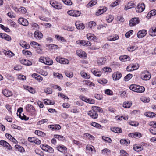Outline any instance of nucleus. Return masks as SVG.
<instances>
[{
	"mask_svg": "<svg viewBox=\"0 0 156 156\" xmlns=\"http://www.w3.org/2000/svg\"><path fill=\"white\" fill-rule=\"evenodd\" d=\"M151 73L148 71L144 70L142 73L141 78L144 80H149L151 78Z\"/></svg>",
	"mask_w": 156,
	"mask_h": 156,
	"instance_id": "f257e3e1",
	"label": "nucleus"
},
{
	"mask_svg": "<svg viewBox=\"0 0 156 156\" xmlns=\"http://www.w3.org/2000/svg\"><path fill=\"white\" fill-rule=\"evenodd\" d=\"M30 45L34 48L36 49V51L37 53L40 54L42 53L41 45L39 44L36 42L33 41L30 43Z\"/></svg>",
	"mask_w": 156,
	"mask_h": 156,
	"instance_id": "f03ea898",
	"label": "nucleus"
},
{
	"mask_svg": "<svg viewBox=\"0 0 156 156\" xmlns=\"http://www.w3.org/2000/svg\"><path fill=\"white\" fill-rule=\"evenodd\" d=\"M40 147L43 150L46 152H49L51 153H53L54 152V149L48 145L46 144H41L40 145Z\"/></svg>",
	"mask_w": 156,
	"mask_h": 156,
	"instance_id": "7ed1b4c3",
	"label": "nucleus"
},
{
	"mask_svg": "<svg viewBox=\"0 0 156 156\" xmlns=\"http://www.w3.org/2000/svg\"><path fill=\"white\" fill-rule=\"evenodd\" d=\"M26 111L32 115L35 114L36 110L34 107L31 105L27 104L25 107Z\"/></svg>",
	"mask_w": 156,
	"mask_h": 156,
	"instance_id": "20e7f679",
	"label": "nucleus"
},
{
	"mask_svg": "<svg viewBox=\"0 0 156 156\" xmlns=\"http://www.w3.org/2000/svg\"><path fill=\"white\" fill-rule=\"evenodd\" d=\"M50 4L53 8L58 9H61L62 7L61 4L58 3L55 1H50Z\"/></svg>",
	"mask_w": 156,
	"mask_h": 156,
	"instance_id": "39448f33",
	"label": "nucleus"
},
{
	"mask_svg": "<svg viewBox=\"0 0 156 156\" xmlns=\"http://www.w3.org/2000/svg\"><path fill=\"white\" fill-rule=\"evenodd\" d=\"M88 115L93 119H96L98 117V114L95 110L92 108V110L89 111L87 113Z\"/></svg>",
	"mask_w": 156,
	"mask_h": 156,
	"instance_id": "423d86ee",
	"label": "nucleus"
},
{
	"mask_svg": "<svg viewBox=\"0 0 156 156\" xmlns=\"http://www.w3.org/2000/svg\"><path fill=\"white\" fill-rule=\"evenodd\" d=\"M67 13L73 16L77 17L80 15L81 13L78 10H71L68 11Z\"/></svg>",
	"mask_w": 156,
	"mask_h": 156,
	"instance_id": "0eeeda50",
	"label": "nucleus"
},
{
	"mask_svg": "<svg viewBox=\"0 0 156 156\" xmlns=\"http://www.w3.org/2000/svg\"><path fill=\"white\" fill-rule=\"evenodd\" d=\"M145 9V5L144 3H140L138 4L136 10L137 12H142Z\"/></svg>",
	"mask_w": 156,
	"mask_h": 156,
	"instance_id": "6e6552de",
	"label": "nucleus"
},
{
	"mask_svg": "<svg viewBox=\"0 0 156 156\" xmlns=\"http://www.w3.org/2000/svg\"><path fill=\"white\" fill-rule=\"evenodd\" d=\"M55 59L57 62L63 64H68L69 62L68 59L64 58H60L58 57H57Z\"/></svg>",
	"mask_w": 156,
	"mask_h": 156,
	"instance_id": "1a4fd4ad",
	"label": "nucleus"
},
{
	"mask_svg": "<svg viewBox=\"0 0 156 156\" xmlns=\"http://www.w3.org/2000/svg\"><path fill=\"white\" fill-rule=\"evenodd\" d=\"M0 145L5 147L9 150H11L12 149L11 146L6 141L3 140H1L0 141Z\"/></svg>",
	"mask_w": 156,
	"mask_h": 156,
	"instance_id": "9d476101",
	"label": "nucleus"
},
{
	"mask_svg": "<svg viewBox=\"0 0 156 156\" xmlns=\"http://www.w3.org/2000/svg\"><path fill=\"white\" fill-rule=\"evenodd\" d=\"M140 21L138 18H134L132 19L129 21V25L130 26H133L138 24Z\"/></svg>",
	"mask_w": 156,
	"mask_h": 156,
	"instance_id": "9b49d317",
	"label": "nucleus"
},
{
	"mask_svg": "<svg viewBox=\"0 0 156 156\" xmlns=\"http://www.w3.org/2000/svg\"><path fill=\"white\" fill-rule=\"evenodd\" d=\"M48 128L51 129L52 131L58 130L61 128V126L59 124L50 125L48 126Z\"/></svg>",
	"mask_w": 156,
	"mask_h": 156,
	"instance_id": "f8f14e48",
	"label": "nucleus"
},
{
	"mask_svg": "<svg viewBox=\"0 0 156 156\" xmlns=\"http://www.w3.org/2000/svg\"><path fill=\"white\" fill-rule=\"evenodd\" d=\"M76 28L79 30H82L85 28V26L83 23L80 21H76L75 23Z\"/></svg>",
	"mask_w": 156,
	"mask_h": 156,
	"instance_id": "ddd939ff",
	"label": "nucleus"
},
{
	"mask_svg": "<svg viewBox=\"0 0 156 156\" xmlns=\"http://www.w3.org/2000/svg\"><path fill=\"white\" fill-rule=\"evenodd\" d=\"M147 31L145 30H142L139 31L137 33V37L139 38H142L147 34Z\"/></svg>",
	"mask_w": 156,
	"mask_h": 156,
	"instance_id": "4468645a",
	"label": "nucleus"
},
{
	"mask_svg": "<svg viewBox=\"0 0 156 156\" xmlns=\"http://www.w3.org/2000/svg\"><path fill=\"white\" fill-rule=\"evenodd\" d=\"M18 22L19 24L24 26H27L29 24L28 21L26 19L23 18H19L18 20Z\"/></svg>",
	"mask_w": 156,
	"mask_h": 156,
	"instance_id": "2eb2a0df",
	"label": "nucleus"
},
{
	"mask_svg": "<svg viewBox=\"0 0 156 156\" xmlns=\"http://www.w3.org/2000/svg\"><path fill=\"white\" fill-rule=\"evenodd\" d=\"M107 9L106 7L105 6H100V9L98 10L97 12L96 13V15L98 16L100 15L103 14L104 12H105Z\"/></svg>",
	"mask_w": 156,
	"mask_h": 156,
	"instance_id": "dca6fc26",
	"label": "nucleus"
},
{
	"mask_svg": "<svg viewBox=\"0 0 156 156\" xmlns=\"http://www.w3.org/2000/svg\"><path fill=\"white\" fill-rule=\"evenodd\" d=\"M113 79L114 80H119L122 77V74L121 73L117 72L114 73L112 75Z\"/></svg>",
	"mask_w": 156,
	"mask_h": 156,
	"instance_id": "f3484780",
	"label": "nucleus"
},
{
	"mask_svg": "<svg viewBox=\"0 0 156 156\" xmlns=\"http://www.w3.org/2000/svg\"><path fill=\"white\" fill-rule=\"evenodd\" d=\"M34 36L35 38L37 39H41L43 37L42 34L38 30L36 31L34 33Z\"/></svg>",
	"mask_w": 156,
	"mask_h": 156,
	"instance_id": "a211bd4d",
	"label": "nucleus"
},
{
	"mask_svg": "<svg viewBox=\"0 0 156 156\" xmlns=\"http://www.w3.org/2000/svg\"><path fill=\"white\" fill-rule=\"evenodd\" d=\"M91 71L94 75L97 77H100L101 75V72L99 71L97 69H91Z\"/></svg>",
	"mask_w": 156,
	"mask_h": 156,
	"instance_id": "6ab92c4d",
	"label": "nucleus"
},
{
	"mask_svg": "<svg viewBox=\"0 0 156 156\" xmlns=\"http://www.w3.org/2000/svg\"><path fill=\"white\" fill-rule=\"evenodd\" d=\"M76 53L78 56L83 58L87 57V55L84 51L79 50L76 51Z\"/></svg>",
	"mask_w": 156,
	"mask_h": 156,
	"instance_id": "aec40b11",
	"label": "nucleus"
},
{
	"mask_svg": "<svg viewBox=\"0 0 156 156\" xmlns=\"http://www.w3.org/2000/svg\"><path fill=\"white\" fill-rule=\"evenodd\" d=\"M149 33L152 36H156V27H153L149 29Z\"/></svg>",
	"mask_w": 156,
	"mask_h": 156,
	"instance_id": "412c9836",
	"label": "nucleus"
},
{
	"mask_svg": "<svg viewBox=\"0 0 156 156\" xmlns=\"http://www.w3.org/2000/svg\"><path fill=\"white\" fill-rule=\"evenodd\" d=\"M21 63L27 66H30L32 65V62L29 60L26 59H22L20 60Z\"/></svg>",
	"mask_w": 156,
	"mask_h": 156,
	"instance_id": "4be33fe9",
	"label": "nucleus"
},
{
	"mask_svg": "<svg viewBox=\"0 0 156 156\" xmlns=\"http://www.w3.org/2000/svg\"><path fill=\"white\" fill-rule=\"evenodd\" d=\"M79 42L80 44L83 46H90L91 45V43L88 41L81 40L79 41H77V43H79Z\"/></svg>",
	"mask_w": 156,
	"mask_h": 156,
	"instance_id": "5701e85b",
	"label": "nucleus"
},
{
	"mask_svg": "<svg viewBox=\"0 0 156 156\" xmlns=\"http://www.w3.org/2000/svg\"><path fill=\"white\" fill-rule=\"evenodd\" d=\"M87 39L90 41H94L96 40L97 37L94 34L91 33H88L87 35Z\"/></svg>",
	"mask_w": 156,
	"mask_h": 156,
	"instance_id": "b1692460",
	"label": "nucleus"
},
{
	"mask_svg": "<svg viewBox=\"0 0 156 156\" xmlns=\"http://www.w3.org/2000/svg\"><path fill=\"white\" fill-rule=\"evenodd\" d=\"M110 130L116 133H120L122 132V129L118 127H112L110 128Z\"/></svg>",
	"mask_w": 156,
	"mask_h": 156,
	"instance_id": "393cba45",
	"label": "nucleus"
},
{
	"mask_svg": "<svg viewBox=\"0 0 156 156\" xmlns=\"http://www.w3.org/2000/svg\"><path fill=\"white\" fill-rule=\"evenodd\" d=\"M119 58L120 61L124 62L129 61L130 59L129 56L126 55L121 56Z\"/></svg>",
	"mask_w": 156,
	"mask_h": 156,
	"instance_id": "a878e982",
	"label": "nucleus"
},
{
	"mask_svg": "<svg viewBox=\"0 0 156 156\" xmlns=\"http://www.w3.org/2000/svg\"><path fill=\"white\" fill-rule=\"evenodd\" d=\"M2 93L4 96L9 97L12 95V92L7 89H5L2 90Z\"/></svg>",
	"mask_w": 156,
	"mask_h": 156,
	"instance_id": "bb28decb",
	"label": "nucleus"
},
{
	"mask_svg": "<svg viewBox=\"0 0 156 156\" xmlns=\"http://www.w3.org/2000/svg\"><path fill=\"white\" fill-rule=\"evenodd\" d=\"M57 148L58 150L62 153H65L67 151V148L64 146H59Z\"/></svg>",
	"mask_w": 156,
	"mask_h": 156,
	"instance_id": "cd10ccee",
	"label": "nucleus"
},
{
	"mask_svg": "<svg viewBox=\"0 0 156 156\" xmlns=\"http://www.w3.org/2000/svg\"><path fill=\"white\" fill-rule=\"evenodd\" d=\"M133 149L136 151L139 152L143 150V147L141 145L135 144L133 146Z\"/></svg>",
	"mask_w": 156,
	"mask_h": 156,
	"instance_id": "c85d7f7f",
	"label": "nucleus"
},
{
	"mask_svg": "<svg viewBox=\"0 0 156 156\" xmlns=\"http://www.w3.org/2000/svg\"><path fill=\"white\" fill-rule=\"evenodd\" d=\"M90 125L92 126L99 129H101L103 127L101 125L95 122H92L90 123Z\"/></svg>",
	"mask_w": 156,
	"mask_h": 156,
	"instance_id": "c756f323",
	"label": "nucleus"
},
{
	"mask_svg": "<svg viewBox=\"0 0 156 156\" xmlns=\"http://www.w3.org/2000/svg\"><path fill=\"white\" fill-rule=\"evenodd\" d=\"M132 105L131 101H125L123 104V106L125 108H129Z\"/></svg>",
	"mask_w": 156,
	"mask_h": 156,
	"instance_id": "7c9ffc66",
	"label": "nucleus"
},
{
	"mask_svg": "<svg viewBox=\"0 0 156 156\" xmlns=\"http://www.w3.org/2000/svg\"><path fill=\"white\" fill-rule=\"evenodd\" d=\"M137 87L136 92L142 93L145 91V88L144 87L137 85Z\"/></svg>",
	"mask_w": 156,
	"mask_h": 156,
	"instance_id": "2f4dec72",
	"label": "nucleus"
},
{
	"mask_svg": "<svg viewBox=\"0 0 156 156\" xmlns=\"http://www.w3.org/2000/svg\"><path fill=\"white\" fill-rule=\"evenodd\" d=\"M53 62L52 60L50 58L48 57H46L45 64L48 65H51L53 64Z\"/></svg>",
	"mask_w": 156,
	"mask_h": 156,
	"instance_id": "473e14b6",
	"label": "nucleus"
},
{
	"mask_svg": "<svg viewBox=\"0 0 156 156\" xmlns=\"http://www.w3.org/2000/svg\"><path fill=\"white\" fill-rule=\"evenodd\" d=\"M106 59V58H101L98 60V63L100 65H102L105 63Z\"/></svg>",
	"mask_w": 156,
	"mask_h": 156,
	"instance_id": "72a5a7b5",
	"label": "nucleus"
},
{
	"mask_svg": "<svg viewBox=\"0 0 156 156\" xmlns=\"http://www.w3.org/2000/svg\"><path fill=\"white\" fill-rule=\"evenodd\" d=\"M22 52L23 54L27 57H30L31 56V52L28 50H23Z\"/></svg>",
	"mask_w": 156,
	"mask_h": 156,
	"instance_id": "f704fd0d",
	"label": "nucleus"
},
{
	"mask_svg": "<svg viewBox=\"0 0 156 156\" xmlns=\"http://www.w3.org/2000/svg\"><path fill=\"white\" fill-rule=\"evenodd\" d=\"M80 73L81 76L85 79H88L90 78V75L87 74L83 71H81Z\"/></svg>",
	"mask_w": 156,
	"mask_h": 156,
	"instance_id": "c9c22d12",
	"label": "nucleus"
},
{
	"mask_svg": "<svg viewBox=\"0 0 156 156\" xmlns=\"http://www.w3.org/2000/svg\"><path fill=\"white\" fill-rule=\"evenodd\" d=\"M34 133L36 134L41 136L44 137L45 136V133L41 131L36 130Z\"/></svg>",
	"mask_w": 156,
	"mask_h": 156,
	"instance_id": "e433bc0d",
	"label": "nucleus"
},
{
	"mask_svg": "<svg viewBox=\"0 0 156 156\" xmlns=\"http://www.w3.org/2000/svg\"><path fill=\"white\" fill-rule=\"evenodd\" d=\"M15 148L21 152L23 153L25 151L24 148L22 146L18 145H16L15 146Z\"/></svg>",
	"mask_w": 156,
	"mask_h": 156,
	"instance_id": "4c0bfd02",
	"label": "nucleus"
},
{
	"mask_svg": "<svg viewBox=\"0 0 156 156\" xmlns=\"http://www.w3.org/2000/svg\"><path fill=\"white\" fill-rule=\"evenodd\" d=\"M145 115L149 117L153 118L155 116L156 114L151 112H146L145 114Z\"/></svg>",
	"mask_w": 156,
	"mask_h": 156,
	"instance_id": "58836bf2",
	"label": "nucleus"
},
{
	"mask_svg": "<svg viewBox=\"0 0 156 156\" xmlns=\"http://www.w3.org/2000/svg\"><path fill=\"white\" fill-rule=\"evenodd\" d=\"M92 108L94 109L95 110V111L96 112V111H97L98 112L101 113H102L103 112V110L102 109L99 107L94 106L92 107Z\"/></svg>",
	"mask_w": 156,
	"mask_h": 156,
	"instance_id": "ea45409f",
	"label": "nucleus"
},
{
	"mask_svg": "<svg viewBox=\"0 0 156 156\" xmlns=\"http://www.w3.org/2000/svg\"><path fill=\"white\" fill-rule=\"evenodd\" d=\"M16 9L17 11H19V12L20 13L23 14L26 13L27 12L26 8L23 7H21L19 9L16 8Z\"/></svg>",
	"mask_w": 156,
	"mask_h": 156,
	"instance_id": "a19ab883",
	"label": "nucleus"
},
{
	"mask_svg": "<svg viewBox=\"0 0 156 156\" xmlns=\"http://www.w3.org/2000/svg\"><path fill=\"white\" fill-rule=\"evenodd\" d=\"M4 53L5 55H8L9 57H12L15 55V54L10 51H7L5 50L4 51Z\"/></svg>",
	"mask_w": 156,
	"mask_h": 156,
	"instance_id": "79ce46f5",
	"label": "nucleus"
},
{
	"mask_svg": "<svg viewBox=\"0 0 156 156\" xmlns=\"http://www.w3.org/2000/svg\"><path fill=\"white\" fill-rule=\"evenodd\" d=\"M119 37L117 35H114L113 37L111 36L108 37V40L109 41H114L119 39Z\"/></svg>",
	"mask_w": 156,
	"mask_h": 156,
	"instance_id": "37998d69",
	"label": "nucleus"
},
{
	"mask_svg": "<svg viewBox=\"0 0 156 156\" xmlns=\"http://www.w3.org/2000/svg\"><path fill=\"white\" fill-rule=\"evenodd\" d=\"M102 139L105 141L111 143L112 142V140L111 139L108 137L103 136H102Z\"/></svg>",
	"mask_w": 156,
	"mask_h": 156,
	"instance_id": "c03bdc74",
	"label": "nucleus"
},
{
	"mask_svg": "<svg viewBox=\"0 0 156 156\" xmlns=\"http://www.w3.org/2000/svg\"><path fill=\"white\" fill-rule=\"evenodd\" d=\"M133 77V75L131 74H128L124 78V80L127 81L130 80Z\"/></svg>",
	"mask_w": 156,
	"mask_h": 156,
	"instance_id": "a18cd8bd",
	"label": "nucleus"
},
{
	"mask_svg": "<svg viewBox=\"0 0 156 156\" xmlns=\"http://www.w3.org/2000/svg\"><path fill=\"white\" fill-rule=\"evenodd\" d=\"M137 85L132 84L130 86L129 88L132 91L136 92V89H137Z\"/></svg>",
	"mask_w": 156,
	"mask_h": 156,
	"instance_id": "49530a36",
	"label": "nucleus"
},
{
	"mask_svg": "<svg viewBox=\"0 0 156 156\" xmlns=\"http://www.w3.org/2000/svg\"><path fill=\"white\" fill-rule=\"evenodd\" d=\"M44 103L47 105H53L55 104V102L51 101L50 100L46 99L44 100Z\"/></svg>",
	"mask_w": 156,
	"mask_h": 156,
	"instance_id": "de8ad7c7",
	"label": "nucleus"
},
{
	"mask_svg": "<svg viewBox=\"0 0 156 156\" xmlns=\"http://www.w3.org/2000/svg\"><path fill=\"white\" fill-rule=\"evenodd\" d=\"M137 48L136 46H131L128 47L127 49L129 51H133L136 49Z\"/></svg>",
	"mask_w": 156,
	"mask_h": 156,
	"instance_id": "09e8293b",
	"label": "nucleus"
},
{
	"mask_svg": "<svg viewBox=\"0 0 156 156\" xmlns=\"http://www.w3.org/2000/svg\"><path fill=\"white\" fill-rule=\"evenodd\" d=\"M62 1L66 5L70 6L72 4V2L71 0H62Z\"/></svg>",
	"mask_w": 156,
	"mask_h": 156,
	"instance_id": "8fccbe9b",
	"label": "nucleus"
},
{
	"mask_svg": "<svg viewBox=\"0 0 156 156\" xmlns=\"http://www.w3.org/2000/svg\"><path fill=\"white\" fill-rule=\"evenodd\" d=\"M0 27L6 32H9L10 31V29L8 27H5L2 24H0Z\"/></svg>",
	"mask_w": 156,
	"mask_h": 156,
	"instance_id": "3c124183",
	"label": "nucleus"
},
{
	"mask_svg": "<svg viewBox=\"0 0 156 156\" xmlns=\"http://www.w3.org/2000/svg\"><path fill=\"white\" fill-rule=\"evenodd\" d=\"M150 131L153 135H156V127L153 126L150 129Z\"/></svg>",
	"mask_w": 156,
	"mask_h": 156,
	"instance_id": "603ef678",
	"label": "nucleus"
},
{
	"mask_svg": "<svg viewBox=\"0 0 156 156\" xmlns=\"http://www.w3.org/2000/svg\"><path fill=\"white\" fill-rule=\"evenodd\" d=\"M102 152L103 154L106 155H109L110 153V150L107 148H105L101 151Z\"/></svg>",
	"mask_w": 156,
	"mask_h": 156,
	"instance_id": "864d4df0",
	"label": "nucleus"
},
{
	"mask_svg": "<svg viewBox=\"0 0 156 156\" xmlns=\"http://www.w3.org/2000/svg\"><path fill=\"white\" fill-rule=\"evenodd\" d=\"M115 118L117 120H121L122 119H123L125 120H127L128 119V117L126 116L124 117L122 116L119 117L118 116H116Z\"/></svg>",
	"mask_w": 156,
	"mask_h": 156,
	"instance_id": "5fc2aeb1",
	"label": "nucleus"
},
{
	"mask_svg": "<svg viewBox=\"0 0 156 156\" xmlns=\"http://www.w3.org/2000/svg\"><path fill=\"white\" fill-rule=\"evenodd\" d=\"M98 2L97 0H92L88 4V5L90 7L95 5Z\"/></svg>",
	"mask_w": 156,
	"mask_h": 156,
	"instance_id": "6e6d98bb",
	"label": "nucleus"
},
{
	"mask_svg": "<svg viewBox=\"0 0 156 156\" xmlns=\"http://www.w3.org/2000/svg\"><path fill=\"white\" fill-rule=\"evenodd\" d=\"M55 37L57 39L58 41H60L62 42H66V41L64 37H60L59 35H55Z\"/></svg>",
	"mask_w": 156,
	"mask_h": 156,
	"instance_id": "4d7b16f0",
	"label": "nucleus"
},
{
	"mask_svg": "<svg viewBox=\"0 0 156 156\" xmlns=\"http://www.w3.org/2000/svg\"><path fill=\"white\" fill-rule=\"evenodd\" d=\"M85 83L86 85H88L90 87L93 86L94 87H95V84L92 82H91L90 80H87L85 81Z\"/></svg>",
	"mask_w": 156,
	"mask_h": 156,
	"instance_id": "13d9d810",
	"label": "nucleus"
},
{
	"mask_svg": "<svg viewBox=\"0 0 156 156\" xmlns=\"http://www.w3.org/2000/svg\"><path fill=\"white\" fill-rule=\"evenodd\" d=\"M66 75L68 77L72 78L73 76V74L72 72L66 71L65 72Z\"/></svg>",
	"mask_w": 156,
	"mask_h": 156,
	"instance_id": "bf43d9fd",
	"label": "nucleus"
},
{
	"mask_svg": "<svg viewBox=\"0 0 156 156\" xmlns=\"http://www.w3.org/2000/svg\"><path fill=\"white\" fill-rule=\"evenodd\" d=\"M44 91L45 93L48 94H51L52 92V89L50 87H48L45 89Z\"/></svg>",
	"mask_w": 156,
	"mask_h": 156,
	"instance_id": "052dcab7",
	"label": "nucleus"
},
{
	"mask_svg": "<svg viewBox=\"0 0 156 156\" xmlns=\"http://www.w3.org/2000/svg\"><path fill=\"white\" fill-rule=\"evenodd\" d=\"M48 121V120L47 119H42L38 121L37 122V124L38 125H41L44 123L47 122Z\"/></svg>",
	"mask_w": 156,
	"mask_h": 156,
	"instance_id": "680f3d73",
	"label": "nucleus"
},
{
	"mask_svg": "<svg viewBox=\"0 0 156 156\" xmlns=\"http://www.w3.org/2000/svg\"><path fill=\"white\" fill-rule=\"evenodd\" d=\"M53 75L55 77L58 78L59 79H62L63 78L62 75L58 73H54Z\"/></svg>",
	"mask_w": 156,
	"mask_h": 156,
	"instance_id": "e2e57ef3",
	"label": "nucleus"
},
{
	"mask_svg": "<svg viewBox=\"0 0 156 156\" xmlns=\"http://www.w3.org/2000/svg\"><path fill=\"white\" fill-rule=\"evenodd\" d=\"M22 115H20L19 116V118H20L21 119L26 121L29 119V117H27L24 114H23Z\"/></svg>",
	"mask_w": 156,
	"mask_h": 156,
	"instance_id": "0e129e2a",
	"label": "nucleus"
},
{
	"mask_svg": "<svg viewBox=\"0 0 156 156\" xmlns=\"http://www.w3.org/2000/svg\"><path fill=\"white\" fill-rule=\"evenodd\" d=\"M84 135L89 139L90 140H94L95 139V137L93 135L90 134L89 133H85Z\"/></svg>",
	"mask_w": 156,
	"mask_h": 156,
	"instance_id": "69168bd1",
	"label": "nucleus"
},
{
	"mask_svg": "<svg viewBox=\"0 0 156 156\" xmlns=\"http://www.w3.org/2000/svg\"><path fill=\"white\" fill-rule=\"evenodd\" d=\"M8 16L10 18H14L16 17V14L12 12H9L7 13Z\"/></svg>",
	"mask_w": 156,
	"mask_h": 156,
	"instance_id": "338daca9",
	"label": "nucleus"
},
{
	"mask_svg": "<svg viewBox=\"0 0 156 156\" xmlns=\"http://www.w3.org/2000/svg\"><path fill=\"white\" fill-rule=\"evenodd\" d=\"M156 14V10L154 9L151 10L147 14V16H149V15L150 16H155Z\"/></svg>",
	"mask_w": 156,
	"mask_h": 156,
	"instance_id": "774afa93",
	"label": "nucleus"
}]
</instances>
